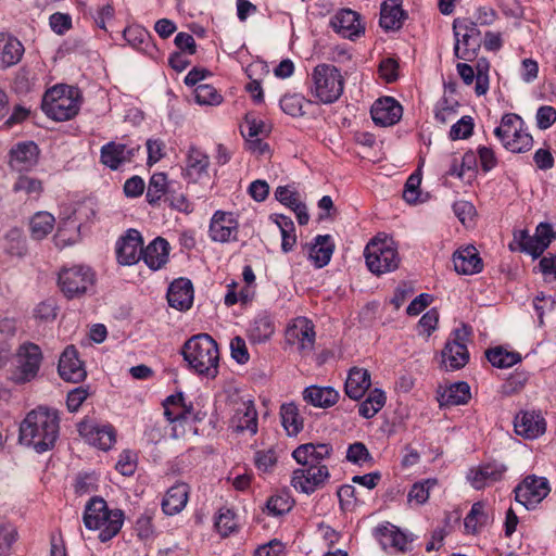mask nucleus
<instances>
[{
	"label": "nucleus",
	"instance_id": "f257e3e1",
	"mask_svg": "<svg viewBox=\"0 0 556 556\" xmlns=\"http://www.w3.org/2000/svg\"><path fill=\"white\" fill-rule=\"evenodd\" d=\"M331 454L332 446L327 443H306L298 446L292 452V457L301 467L293 470L291 485L307 495L324 488L330 478V472L323 462Z\"/></svg>",
	"mask_w": 556,
	"mask_h": 556
},
{
	"label": "nucleus",
	"instance_id": "f03ea898",
	"mask_svg": "<svg viewBox=\"0 0 556 556\" xmlns=\"http://www.w3.org/2000/svg\"><path fill=\"white\" fill-rule=\"evenodd\" d=\"M60 434V415L56 409L38 406L30 410L20 425V441L37 453L55 445Z\"/></svg>",
	"mask_w": 556,
	"mask_h": 556
},
{
	"label": "nucleus",
	"instance_id": "7ed1b4c3",
	"mask_svg": "<svg viewBox=\"0 0 556 556\" xmlns=\"http://www.w3.org/2000/svg\"><path fill=\"white\" fill-rule=\"evenodd\" d=\"M182 356L195 374L211 379L218 375L219 350L210 334L199 333L187 340L182 346Z\"/></svg>",
	"mask_w": 556,
	"mask_h": 556
},
{
	"label": "nucleus",
	"instance_id": "20e7f679",
	"mask_svg": "<svg viewBox=\"0 0 556 556\" xmlns=\"http://www.w3.org/2000/svg\"><path fill=\"white\" fill-rule=\"evenodd\" d=\"M345 78L332 64H317L307 78L308 94L316 103H336L344 92Z\"/></svg>",
	"mask_w": 556,
	"mask_h": 556
},
{
	"label": "nucleus",
	"instance_id": "39448f33",
	"mask_svg": "<svg viewBox=\"0 0 556 556\" xmlns=\"http://www.w3.org/2000/svg\"><path fill=\"white\" fill-rule=\"evenodd\" d=\"M84 523L89 530L99 531L101 542L110 541L123 527L124 513L121 509L110 510L103 498H91L85 508Z\"/></svg>",
	"mask_w": 556,
	"mask_h": 556
},
{
	"label": "nucleus",
	"instance_id": "423d86ee",
	"mask_svg": "<svg viewBox=\"0 0 556 556\" xmlns=\"http://www.w3.org/2000/svg\"><path fill=\"white\" fill-rule=\"evenodd\" d=\"M43 354L40 346L25 341L13 354L9 379L15 384H26L35 380L40 371Z\"/></svg>",
	"mask_w": 556,
	"mask_h": 556
},
{
	"label": "nucleus",
	"instance_id": "0eeeda50",
	"mask_svg": "<svg viewBox=\"0 0 556 556\" xmlns=\"http://www.w3.org/2000/svg\"><path fill=\"white\" fill-rule=\"evenodd\" d=\"M41 106L50 118L68 121L79 111L78 92L72 87L54 86L45 93Z\"/></svg>",
	"mask_w": 556,
	"mask_h": 556
},
{
	"label": "nucleus",
	"instance_id": "6e6552de",
	"mask_svg": "<svg viewBox=\"0 0 556 556\" xmlns=\"http://www.w3.org/2000/svg\"><path fill=\"white\" fill-rule=\"evenodd\" d=\"M364 256L368 269L376 275L395 270L400 256L394 241L388 237H376L365 248Z\"/></svg>",
	"mask_w": 556,
	"mask_h": 556
},
{
	"label": "nucleus",
	"instance_id": "1a4fd4ad",
	"mask_svg": "<svg viewBox=\"0 0 556 556\" xmlns=\"http://www.w3.org/2000/svg\"><path fill=\"white\" fill-rule=\"evenodd\" d=\"M494 135L505 149L514 153L526 152L533 144L532 136L523 128L522 118L514 113L504 114Z\"/></svg>",
	"mask_w": 556,
	"mask_h": 556
},
{
	"label": "nucleus",
	"instance_id": "9d476101",
	"mask_svg": "<svg viewBox=\"0 0 556 556\" xmlns=\"http://www.w3.org/2000/svg\"><path fill=\"white\" fill-rule=\"evenodd\" d=\"M470 337V328L463 325L456 328L447 339L444 349L441 352V365L445 370H458L469 361L467 342Z\"/></svg>",
	"mask_w": 556,
	"mask_h": 556
},
{
	"label": "nucleus",
	"instance_id": "9b49d317",
	"mask_svg": "<svg viewBox=\"0 0 556 556\" xmlns=\"http://www.w3.org/2000/svg\"><path fill=\"white\" fill-rule=\"evenodd\" d=\"M455 36L454 54L457 59L471 61L481 47L480 30L476 23L467 18H456L453 23Z\"/></svg>",
	"mask_w": 556,
	"mask_h": 556
},
{
	"label": "nucleus",
	"instance_id": "f8f14e48",
	"mask_svg": "<svg viewBox=\"0 0 556 556\" xmlns=\"http://www.w3.org/2000/svg\"><path fill=\"white\" fill-rule=\"evenodd\" d=\"M94 280L93 270L84 265L62 269L58 278L61 291L68 299L87 293L92 288Z\"/></svg>",
	"mask_w": 556,
	"mask_h": 556
},
{
	"label": "nucleus",
	"instance_id": "ddd939ff",
	"mask_svg": "<svg viewBox=\"0 0 556 556\" xmlns=\"http://www.w3.org/2000/svg\"><path fill=\"white\" fill-rule=\"evenodd\" d=\"M285 338L286 342L301 354H309L314 350L316 339L314 324L306 317H296L288 325Z\"/></svg>",
	"mask_w": 556,
	"mask_h": 556
},
{
	"label": "nucleus",
	"instance_id": "4468645a",
	"mask_svg": "<svg viewBox=\"0 0 556 556\" xmlns=\"http://www.w3.org/2000/svg\"><path fill=\"white\" fill-rule=\"evenodd\" d=\"M515 498L527 509H533L551 492L549 482L544 477L528 476L514 490Z\"/></svg>",
	"mask_w": 556,
	"mask_h": 556
},
{
	"label": "nucleus",
	"instance_id": "2eb2a0df",
	"mask_svg": "<svg viewBox=\"0 0 556 556\" xmlns=\"http://www.w3.org/2000/svg\"><path fill=\"white\" fill-rule=\"evenodd\" d=\"M374 535L384 551L391 553L407 552L413 538L402 532L396 526L386 521L374 529Z\"/></svg>",
	"mask_w": 556,
	"mask_h": 556
},
{
	"label": "nucleus",
	"instance_id": "dca6fc26",
	"mask_svg": "<svg viewBox=\"0 0 556 556\" xmlns=\"http://www.w3.org/2000/svg\"><path fill=\"white\" fill-rule=\"evenodd\" d=\"M239 232V224L230 212L216 211L210 222L208 236L212 241L226 243L236 241Z\"/></svg>",
	"mask_w": 556,
	"mask_h": 556
},
{
	"label": "nucleus",
	"instance_id": "f3484780",
	"mask_svg": "<svg viewBox=\"0 0 556 556\" xmlns=\"http://www.w3.org/2000/svg\"><path fill=\"white\" fill-rule=\"evenodd\" d=\"M139 149L138 144L129 146L110 141L101 148L100 162L110 169L116 170L122 165L132 162Z\"/></svg>",
	"mask_w": 556,
	"mask_h": 556
},
{
	"label": "nucleus",
	"instance_id": "a211bd4d",
	"mask_svg": "<svg viewBox=\"0 0 556 556\" xmlns=\"http://www.w3.org/2000/svg\"><path fill=\"white\" fill-rule=\"evenodd\" d=\"M330 24L337 34L350 40H354L365 33L361 15L351 9H343L336 13Z\"/></svg>",
	"mask_w": 556,
	"mask_h": 556
},
{
	"label": "nucleus",
	"instance_id": "6ab92c4d",
	"mask_svg": "<svg viewBox=\"0 0 556 556\" xmlns=\"http://www.w3.org/2000/svg\"><path fill=\"white\" fill-rule=\"evenodd\" d=\"M143 241L136 229L127 230L126 235L116 242L117 261L122 265H132L141 260Z\"/></svg>",
	"mask_w": 556,
	"mask_h": 556
},
{
	"label": "nucleus",
	"instance_id": "aec40b11",
	"mask_svg": "<svg viewBox=\"0 0 556 556\" xmlns=\"http://www.w3.org/2000/svg\"><path fill=\"white\" fill-rule=\"evenodd\" d=\"M58 371L63 380L73 383H78L86 378V369L74 345L66 346L61 354Z\"/></svg>",
	"mask_w": 556,
	"mask_h": 556
},
{
	"label": "nucleus",
	"instance_id": "412c9836",
	"mask_svg": "<svg viewBox=\"0 0 556 556\" xmlns=\"http://www.w3.org/2000/svg\"><path fill=\"white\" fill-rule=\"evenodd\" d=\"M506 467L498 463H488L469 469L467 480L476 490H481L502 480Z\"/></svg>",
	"mask_w": 556,
	"mask_h": 556
},
{
	"label": "nucleus",
	"instance_id": "4be33fe9",
	"mask_svg": "<svg viewBox=\"0 0 556 556\" xmlns=\"http://www.w3.org/2000/svg\"><path fill=\"white\" fill-rule=\"evenodd\" d=\"M230 425L237 433L248 432L254 435L257 432V412L253 401H242L237 405Z\"/></svg>",
	"mask_w": 556,
	"mask_h": 556
},
{
	"label": "nucleus",
	"instance_id": "5701e85b",
	"mask_svg": "<svg viewBox=\"0 0 556 556\" xmlns=\"http://www.w3.org/2000/svg\"><path fill=\"white\" fill-rule=\"evenodd\" d=\"M403 109L393 98L386 97L374 102L370 114L376 125L392 126L402 117Z\"/></svg>",
	"mask_w": 556,
	"mask_h": 556
},
{
	"label": "nucleus",
	"instance_id": "b1692460",
	"mask_svg": "<svg viewBox=\"0 0 556 556\" xmlns=\"http://www.w3.org/2000/svg\"><path fill=\"white\" fill-rule=\"evenodd\" d=\"M515 431L526 439H536L545 433L546 422L540 413L521 412L514 421Z\"/></svg>",
	"mask_w": 556,
	"mask_h": 556
},
{
	"label": "nucleus",
	"instance_id": "393cba45",
	"mask_svg": "<svg viewBox=\"0 0 556 556\" xmlns=\"http://www.w3.org/2000/svg\"><path fill=\"white\" fill-rule=\"evenodd\" d=\"M78 431L90 444L103 451L111 448L115 443V431L110 425L99 426L91 422H81Z\"/></svg>",
	"mask_w": 556,
	"mask_h": 556
},
{
	"label": "nucleus",
	"instance_id": "a878e982",
	"mask_svg": "<svg viewBox=\"0 0 556 556\" xmlns=\"http://www.w3.org/2000/svg\"><path fill=\"white\" fill-rule=\"evenodd\" d=\"M208 166V155L194 146L189 147L184 168L185 177L191 182H198L204 176H207Z\"/></svg>",
	"mask_w": 556,
	"mask_h": 556
},
{
	"label": "nucleus",
	"instance_id": "bb28decb",
	"mask_svg": "<svg viewBox=\"0 0 556 556\" xmlns=\"http://www.w3.org/2000/svg\"><path fill=\"white\" fill-rule=\"evenodd\" d=\"M38 157V147L33 141L20 142L10 151V166L16 172L30 169Z\"/></svg>",
	"mask_w": 556,
	"mask_h": 556
},
{
	"label": "nucleus",
	"instance_id": "cd10ccee",
	"mask_svg": "<svg viewBox=\"0 0 556 556\" xmlns=\"http://www.w3.org/2000/svg\"><path fill=\"white\" fill-rule=\"evenodd\" d=\"M455 270L463 275L478 274L483 268V262L473 245L458 249L453 255Z\"/></svg>",
	"mask_w": 556,
	"mask_h": 556
},
{
	"label": "nucleus",
	"instance_id": "c85d7f7f",
	"mask_svg": "<svg viewBox=\"0 0 556 556\" xmlns=\"http://www.w3.org/2000/svg\"><path fill=\"white\" fill-rule=\"evenodd\" d=\"M167 301L169 306L186 311L190 308L193 302V288L188 279H177L170 283L167 291Z\"/></svg>",
	"mask_w": 556,
	"mask_h": 556
},
{
	"label": "nucleus",
	"instance_id": "c756f323",
	"mask_svg": "<svg viewBox=\"0 0 556 556\" xmlns=\"http://www.w3.org/2000/svg\"><path fill=\"white\" fill-rule=\"evenodd\" d=\"M24 51V46L17 38L0 33V70H7L17 64Z\"/></svg>",
	"mask_w": 556,
	"mask_h": 556
},
{
	"label": "nucleus",
	"instance_id": "7c9ffc66",
	"mask_svg": "<svg viewBox=\"0 0 556 556\" xmlns=\"http://www.w3.org/2000/svg\"><path fill=\"white\" fill-rule=\"evenodd\" d=\"M169 243L161 238H155L146 249H142L141 258L152 270L162 268L168 261Z\"/></svg>",
	"mask_w": 556,
	"mask_h": 556
},
{
	"label": "nucleus",
	"instance_id": "2f4dec72",
	"mask_svg": "<svg viewBox=\"0 0 556 556\" xmlns=\"http://www.w3.org/2000/svg\"><path fill=\"white\" fill-rule=\"evenodd\" d=\"M241 132L247 137L249 148L252 151L263 154L268 149V146L260 139V136L265 132V124L263 121L248 114L244 118V123L241 125Z\"/></svg>",
	"mask_w": 556,
	"mask_h": 556
},
{
	"label": "nucleus",
	"instance_id": "473e14b6",
	"mask_svg": "<svg viewBox=\"0 0 556 556\" xmlns=\"http://www.w3.org/2000/svg\"><path fill=\"white\" fill-rule=\"evenodd\" d=\"M371 384L370 374L365 368L353 367L350 369L344 390L352 400H359L364 396Z\"/></svg>",
	"mask_w": 556,
	"mask_h": 556
},
{
	"label": "nucleus",
	"instance_id": "72a5a7b5",
	"mask_svg": "<svg viewBox=\"0 0 556 556\" xmlns=\"http://www.w3.org/2000/svg\"><path fill=\"white\" fill-rule=\"evenodd\" d=\"M306 403L321 408L333 406L339 400V392L331 387L309 386L303 391Z\"/></svg>",
	"mask_w": 556,
	"mask_h": 556
},
{
	"label": "nucleus",
	"instance_id": "f704fd0d",
	"mask_svg": "<svg viewBox=\"0 0 556 556\" xmlns=\"http://www.w3.org/2000/svg\"><path fill=\"white\" fill-rule=\"evenodd\" d=\"M405 20V13L401 7V0H386L381 4L380 26L386 30L400 29Z\"/></svg>",
	"mask_w": 556,
	"mask_h": 556
},
{
	"label": "nucleus",
	"instance_id": "c9c22d12",
	"mask_svg": "<svg viewBox=\"0 0 556 556\" xmlns=\"http://www.w3.org/2000/svg\"><path fill=\"white\" fill-rule=\"evenodd\" d=\"M189 486L177 483L169 488L162 501V508L166 515H175L184 509L188 502Z\"/></svg>",
	"mask_w": 556,
	"mask_h": 556
},
{
	"label": "nucleus",
	"instance_id": "e433bc0d",
	"mask_svg": "<svg viewBox=\"0 0 556 556\" xmlns=\"http://www.w3.org/2000/svg\"><path fill=\"white\" fill-rule=\"evenodd\" d=\"M333 248L334 245L329 235H318L315 238V242L309 247V260L316 267L321 268L330 262Z\"/></svg>",
	"mask_w": 556,
	"mask_h": 556
},
{
	"label": "nucleus",
	"instance_id": "4c0bfd02",
	"mask_svg": "<svg viewBox=\"0 0 556 556\" xmlns=\"http://www.w3.org/2000/svg\"><path fill=\"white\" fill-rule=\"evenodd\" d=\"M166 420L169 424V437L173 439H179L187 434L188 431H194L193 418L191 415H184V409L179 412L172 410L166 407L164 412Z\"/></svg>",
	"mask_w": 556,
	"mask_h": 556
},
{
	"label": "nucleus",
	"instance_id": "58836bf2",
	"mask_svg": "<svg viewBox=\"0 0 556 556\" xmlns=\"http://www.w3.org/2000/svg\"><path fill=\"white\" fill-rule=\"evenodd\" d=\"M281 425L288 435H296L304 426L299 408L294 403H286L280 407Z\"/></svg>",
	"mask_w": 556,
	"mask_h": 556
},
{
	"label": "nucleus",
	"instance_id": "ea45409f",
	"mask_svg": "<svg viewBox=\"0 0 556 556\" xmlns=\"http://www.w3.org/2000/svg\"><path fill=\"white\" fill-rule=\"evenodd\" d=\"M470 387L467 382L459 381L451 384L441 394V405H463L470 399Z\"/></svg>",
	"mask_w": 556,
	"mask_h": 556
},
{
	"label": "nucleus",
	"instance_id": "a19ab883",
	"mask_svg": "<svg viewBox=\"0 0 556 556\" xmlns=\"http://www.w3.org/2000/svg\"><path fill=\"white\" fill-rule=\"evenodd\" d=\"M54 216L48 212L36 213L29 222L30 235L36 240L46 238L54 227Z\"/></svg>",
	"mask_w": 556,
	"mask_h": 556
},
{
	"label": "nucleus",
	"instance_id": "79ce46f5",
	"mask_svg": "<svg viewBox=\"0 0 556 556\" xmlns=\"http://www.w3.org/2000/svg\"><path fill=\"white\" fill-rule=\"evenodd\" d=\"M275 331L274 324L269 316L258 315L249 328V336L253 342H264L268 340Z\"/></svg>",
	"mask_w": 556,
	"mask_h": 556
},
{
	"label": "nucleus",
	"instance_id": "37998d69",
	"mask_svg": "<svg viewBox=\"0 0 556 556\" xmlns=\"http://www.w3.org/2000/svg\"><path fill=\"white\" fill-rule=\"evenodd\" d=\"M485 355L488 361L498 368H508L521 361L519 353L508 352L502 346L488 350Z\"/></svg>",
	"mask_w": 556,
	"mask_h": 556
},
{
	"label": "nucleus",
	"instance_id": "c03bdc74",
	"mask_svg": "<svg viewBox=\"0 0 556 556\" xmlns=\"http://www.w3.org/2000/svg\"><path fill=\"white\" fill-rule=\"evenodd\" d=\"M514 243L518 245V249L521 252H526L533 257H538L544 252V244H539L538 238H535V236H530L528 230L515 231Z\"/></svg>",
	"mask_w": 556,
	"mask_h": 556
},
{
	"label": "nucleus",
	"instance_id": "a18cd8bd",
	"mask_svg": "<svg viewBox=\"0 0 556 556\" xmlns=\"http://www.w3.org/2000/svg\"><path fill=\"white\" fill-rule=\"evenodd\" d=\"M386 404V394L379 389L369 393L368 397L361 403L358 413L364 418L374 417Z\"/></svg>",
	"mask_w": 556,
	"mask_h": 556
},
{
	"label": "nucleus",
	"instance_id": "49530a36",
	"mask_svg": "<svg viewBox=\"0 0 556 556\" xmlns=\"http://www.w3.org/2000/svg\"><path fill=\"white\" fill-rule=\"evenodd\" d=\"M485 505L477 502L471 506L470 511L464 520L467 532L475 533L488 522V515L484 511Z\"/></svg>",
	"mask_w": 556,
	"mask_h": 556
},
{
	"label": "nucleus",
	"instance_id": "de8ad7c7",
	"mask_svg": "<svg viewBox=\"0 0 556 556\" xmlns=\"http://www.w3.org/2000/svg\"><path fill=\"white\" fill-rule=\"evenodd\" d=\"M167 176L164 173H155L149 181L147 190V201L150 204H155L166 191Z\"/></svg>",
	"mask_w": 556,
	"mask_h": 556
},
{
	"label": "nucleus",
	"instance_id": "09e8293b",
	"mask_svg": "<svg viewBox=\"0 0 556 556\" xmlns=\"http://www.w3.org/2000/svg\"><path fill=\"white\" fill-rule=\"evenodd\" d=\"M14 192H24L30 198H38L42 192V184L39 179L21 175L13 185Z\"/></svg>",
	"mask_w": 556,
	"mask_h": 556
},
{
	"label": "nucleus",
	"instance_id": "8fccbe9b",
	"mask_svg": "<svg viewBox=\"0 0 556 556\" xmlns=\"http://www.w3.org/2000/svg\"><path fill=\"white\" fill-rule=\"evenodd\" d=\"M293 503L292 497L288 493H280L270 496L267 501L266 507L269 515L281 516L290 511Z\"/></svg>",
	"mask_w": 556,
	"mask_h": 556
},
{
	"label": "nucleus",
	"instance_id": "3c124183",
	"mask_svg": "<svg viewBox=\"0 0 556 556\" xmlns=\"http://www.w3.org/2000/svg\"><path fill=\"white\" fill-rule=\"evenodd\" d=\"M195 102L200 105H219L223 96L211 85H199L194 90Z\"/></svg>",
	"mask_w": 556,
	"mask_h": 556
},
{
	"label": "nucleus",
	"instance_id": "603ef678",
	"mask_svg": "<svg viewBox=\"0 0 556 556\" xmlns=\"http://www.w3.org/2000/svg\"><path fill=\"white\" fill-rule=\"evenodd\" d=\"M306 100L302 94H286L280 99V108L286 114L300 117L304 115L303 106Z\"/></svg>",
	"mask_w": 556,
	"mask_h": 556
},
{
	"label": "nucleus",
	"instance_id": "864d4df0",
	"mask_svg": "<svg viewBox=\"0 0 556 556\" xmlns=\"http://www.w3.org/2000/svg\"><path fill=\"white\" fill-rule=\"evenodd\" d=\"M435 479H427L416 482L408 492V502H415L421 505L427 502L430 495V490L437 485Z\"/></svg>",
	"mask_w": 556,
	"mask_h": 556
},
{
	"label": "nucleus",
	"instance_id": "5fc2aeb1",
	"mask_svg": "<svg viewBox=\"0 0 556 556\" xmlns=\"http://www.w3.org/2000/svg\"><path fill=\"white\" fill-rule=\"evenodd\" d=\"M124 38L131 47L138 50H144L150 43L149 33L139 26L127 27L124 30Z\"/></svg>",
	"mask_w": 556,
	"mask_h": 556
},
{
	"label": "nucleus",
	"instance_id": "6e6d98bb",
	"mask_svg": "<svg viewBox=\"0 0 556 556\" xmlns=\"http://www.w3.org/2000/svg\"><path fill=\"white\" fill-rule=\"evenodd\" d=\"M17 532L15 527L5 521L0 520V556L10 554L13 543L16 541Z\"/></svg>",
	"mask_w": 556,
	"mask_h": 556
},
{
	"label": "nucleus",
	"instance_id": "4d7b16f0",
	"mask_svg": "<svg viewBox=\"0 0 556 556\" xmlns=\"http://www.w3.org/2000/svg\"><path fill=\"white\" fill-rule=\"evenodd\" d=\"M5 250L12 256L22 257L26 254V241L22 237L21 231L17 229H12L5 236Z\"/></svg>",
	"mask_w": 556,
	"mask_h": 556
},
{
	"label": "nucleus",
	"instance_id": "13d9d810",
	"mask_svg": "<svg viewBox=\"0 0 556 556\" xmlns=\"http://www.w3.org/2000/svg\"><path fill=\"white\" fill-rule=\"evenodd\" d=\"M215 527L223 536H227L235 531L237 522L233 511L229 508L219 509L215 520Z\"/></svg>",
	"mask_w": 556,
	"mask_h": 556
},
{
	"label": "nucleus",
	"instance_id": "bf43d9fd",
	"mask_svg": "<svg viewBox=\"0 0 556 556\" xmlns=\"http://www.w3.org/2000/svg\"><path fill=\"white\" fill-rule=\"evenodd\" d=\"M254 464L258 471L271 472L277 464V455L273 450L257 451L254 454Z\"/></svg>",
	"mask_w": 556,
	"mask_h": 556
},
{
	"label": "nucleus",
	"instance_id": "052dcab7",
	"mask_svg": "<svg viewBox=\"0 0 556 556\" xmlns=\"http://www.w3.org/2000/svg\"><path fill=\"white\" fill-rule=\"evenodd\" d=\"M473 119L471 116H463L455 124L452 125L450 130V138L452 140L467 139L471 136L473 130Z\"/></svg>",
	"mask_w": 556,
	"mask_h": 556
},
{
	"label": "nucleus",
	"instance_id": "680f3d73",
	"mask_svg": "<svg viewBox=\"0 0 556 556\" xmlns=\"http://www.w3.org/2000/svg\"><path fill=\"white\" fill-rule=\"evenodd\" d=\"M275 198L291 210L302 202L299 192L291 186H279L275 191Z\"/></svg>",
	"mask_w": 556,
	"mask_h": 556
},
{
	"label": "nucleus",
	"instance_id": "e2e57ef3",
	"mask_svg": "<svg viewBox=\"0 0 556 556\" xmlns=\"http://www.w3.org/2000/svg\"><path fill=\"white\" fill-rule=\"evenodd\" d=\"M421 182V177L419 174H412L404 187L403 198L409 204H416L419 202V186Z\"/></svg>",
	"mask_w": 556,
	"mask_h": 556
},
{
	"label": "nucleus",
	"instance_id": "0e129e2a",
	"mask_svg": "<svg viewBox=\"0 0 556 556\" xmlns=\"http://www.w3.org/2000/svg\"><path fill=\"white\" fill-rule=\"evenodd\" d=\"M453 211L463 225L469 226L473 222L476 207L472 203L464 200L457 201L453 205Z\"/></svg>",
	"mask_w": 556,
	"mask_h": 556
},
{
	"label": "nucleus",
	"instance_id": "69168bd1",
	"mask_svg": "<svg viewBox=\"0 0 556 556\" xmlns=\"http://www.w3.org/2000/svg\"><path fill=\"white\" fill-rule=\"evenodd\" d=\"M51 29L58 35H64L72 28V17L70 14L55 12L49 17Z\"/></svg>",
	"mask_w": 556,
	"mask_h": 556
},
{
	"label": "nucleus",
	"instance_id": "338daca9",
	"mask_svg": "<svg viewBox=\"0 0 556 556\" xmlns=\"http://www.w3.org/2000/svg\"><path fill=\"white\" fill-rule=\"evenodd\" d=\"M346 459L351 463L362 465L363 463L371 459V456L365 444L355 442L349 446Z\"/></svg>",
	"mask_w": 556,
	"mask_h": 556
},
{
	"label": "nucleus",
	"instance_id": "774afa93",
	"mask_svg": "<svg viewBox=\"0 0 556 556\" xmlns=\"http://www.w3.org/2000/svg\"><path fill=\"white\" fill-rule=\"evenodd\" d=\"M535 119L536 126L545 130L556 122V110L551 105H542L538 109Z\"/></svg>",
	"mask_w": 556,
	"mask_h": 556
}]
</instances>
